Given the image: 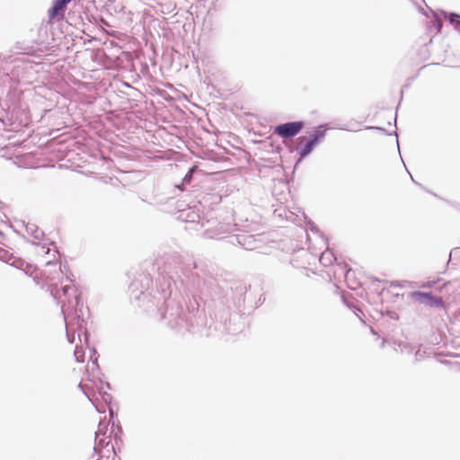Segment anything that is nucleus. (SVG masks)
<instances>
[{
    "label": "nucleus",
    "mask_w": 460,
    "mask_h": 460,
    "mask_svg": "<svg viewBox=\"0 0 460 460\" xmlns=\"http://www.w3.org/2000/svg\"><path fill=\"white\" fill-rule=\"evenodd\" d=\"M75 356L78 362H84V352L82 349L76 347L75 349Z\"/></svg>",
    "instance_id": "6e6552de"
},
{
    "label": "nucleus",
    "mask_w": 460,
    "mask_h": 460,
    "mask_svg": "<svg viewBox=\"0 0 460 460\" xmlns=\"http://www.w3.org/2000/svg\"><path fill=\"white\" fill-rule=\"evenodd\" d=\"M326 128L319 127L308 137H300L297 142V150L301 157L308 155L314 146L324 137Z\"/></svg>",
    "instance_id": "f257e3e1"
},
{
    "label": "nucleus",
    "mask_w": 460,
    "mask_h": 460,
    "mask_svg": "<svg viewBox=\"0 0 460 460\" xmlns=\"http://www.w3.org/2000/svg\"><path fill=\"white\" fill-rule=\"evenodd\" d=\"M412 295H413L414 296H428V295H426V294H421V293H413Z\"/></svg>",
    "instance_id": "9d476101"
},
{
    "label": "nucleus",
    "mask_w": 460,
    "mask_h": 460,
    "mask_svg": "<svg viewBox=\"0 0 460 460\" xmlns=\"http://www.w3.org/2000/svg\"><path fill=\"white\" fill-rule=\"evenodd\" d=\"M442 10H438V12H435L433 10V30L436 31L437 33H440L444 25V22L446 21L441 14Z\"/></svg>",
    "instance_id": "423d86ee"
},
{
    "label": "nucleus",
    "mask_w": 460,
    "mask_h": 460,
    "mask_svg": "<svg viewBox=\"0 0 460 460\" xmlns=\"http://www.w3.org/2000/svg\"><path fill=\"white\" fill-rule=\"evenodd\" d=\"M304 128V123L301 121H294L280 124L274 128V133L282 138H290L297 135Z\"/></svg>",
    "instance_id": "f03ea898"
},
{
    "label": "nucleus",
    "mask_w": 460,
    "mask_h": 460,
    "mask_svg": "<svg viewBox=\"0 0 460 460\" xmlns=\"http://www.w3.org/2000/svg\"><path fill=\"white\" fill-rule=\"evenodd\" d=\"M432 287L433 291H446L447 294H449V291L452 289V283L451 281H445L442 278L438 277L436 279L433 278Z\"/></svg>",
    "instance_id": "39448f33"
},
{
    "label": "nucleus",
    "mask_w": 460,
    "mask_h": 460,
    "mask_svg": "<svg viewBox=\"0 0 460 460\" xmlns=\"http://www.w3.org/2000/svg\"><path fill=\"white\" fill-rule=\"evenodd\" d=\"M192 172H193V168H192V169H190V178L191 177V173H192Z\"/></svg>",
    "instance_id": "ddd939ff"
},
{
    "label": "nucleus",
    "mask_w": 460,
    "mask_h": 460,
    "mask_svg": "<svg viewBox=\"0 0 460 460\" xmlns=\"http://www.w3.org/2000/svg\"><path fill=\"white\" fill-rule=\"evenodd\" d=\"M441 14L443 18L448 22V24L453 26V28L460 32V14L457 13H447L445 11H441Z\"/></svg>",
    "instance_id": "20e7f679"
},
{
    "label": "nucleus",
    "mask_w": 460,
    "mask_h": 460,
    "mask_svg": "<svg viewBox=\"0 0 460 460\" xmlns=\"http://www.w3.org/2000/svg\"><path fill=\"white\" fill-rule=\"evenodd\" d=\"M411 179H412V181H414L416 183L420 184V182H419V181H417V180H416L412 175H411Z\"/></svg>",
    "instance_id": "f8f14e48"
},
{
    "label": "nucleus",
    "mask_w": 460,
    "mask_h": 460,
    "mask_svg": "<svg viewBox=\"0 0 460 460\" xmlns=\"http://www.w3.org/2000/svg\"><path fill=\"white\" fill-rule=\"evenodd\" d=\"M70 288H71L70 287H65L64 293L66 294Z\"/></svg>",
    "instance_id": "9b49d317"
},
{
    "label": "nucleus",
    "mask_w": 460,
    "mask_h": 460,
    "mask_svg": "<svg viewBox=\"0 0 460 460\" xmlns=\"http://www.w3.org/2000/svg\"><path fill=\"white\" fill-rule=\"evenodd\" d=\"M70 1L71 0H57L54 3L53 7L51 9H49V19H54L57 16H58L59 14L61 16H63V12L66 9V4Z\"/></svg>",
    "instance_id": "7ed1b4c3"
},
{
    "label": "nucleus",
    "mask_w": 460,
    "mask_h": 460,
    "mask_svg": "<svg viewBox=\"0 0 460 460\" xmlns=\"http://www.w3.org/2000/svg\"><path fill=\"white\" fill-rule=\"evenodd\" d=\"M457 296H459V300H460V291L458 292Z\"/></svg>",
    "instance_id": "4468645a"
},
{
    "label": "nucleus",
    "mask_w": 460,
    "mask_h": 460,
    "mask_svg": "<svg viewBox=\"0 0 460 460\" xmlns=\"http://www.w3.org/2000/svg\"><path fill=\"white\" fill-rule=\"evenodd\" d=\"M433 358H435V359H436V361H437V362H438V363H440V364H442V363H443V364H447V361H446V360H445V361H443V360H441L440 358H438V352H435V351H433Z\"/></svg>",
    "instance_id": "1a4fd4ad"
},
{
    "label": "nucleus",
    "mask_w": 460,
    "mask_h": 460,
    "mask_svg": "<svg viewBox=\"0 0 460 460\" xmlns=\"http://www.w3.org/2000/svg\"><path fill=\"white\" fill-rule=\"evenodd\" d=\"M434 307L446 309V303L442 296L433 295V308Z\"/></svg>",
    "instance_id": "0eeeda50"
}]
</instances>
